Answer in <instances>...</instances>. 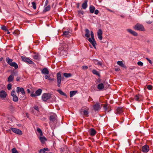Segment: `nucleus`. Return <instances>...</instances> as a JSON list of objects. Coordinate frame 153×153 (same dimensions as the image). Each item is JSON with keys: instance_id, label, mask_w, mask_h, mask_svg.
Returning a JSON list of instances; mask_svg holds the SVG:
<instances>
[{"instance_id": "obj_23", "label": "nucleus", "mask_w": 153, "mask_h": 153, "mask_svg": "<svg viewBox=\"0 0 153 153\" xmlns=\"http://www.w3.org/2000/svg\"><path fill=\"white\" fill-rule=\"evenodd\" d=\"M141 96L140 94H137L135 95L134 97V99L137 101H140L141 100Z\"/></svg>"}, {"instance_id": "obj_9", "label": "nucleus", "mask_w": 153, "mask_h": 153, "mask_svg": "<svg viewBox=\"0 0 153 153\" xmlns=\"http://www.w3.org/2000/svg\"><path fill=\"white\" fill-rule=\"evenodd\" d=\"M102 105L99 103H96L93 106L94 110L95 111L100 110L101 108Z\"/></svg>"}, {"instance_id": "obj_40", "label": "nucleus", "mask_w": 153, "mask_h": 153, "mask_svg": "<svg viewBox=\"0 0 153 153\" xmlns=\"http://www.w3.org/2000/svg\"><path fill=\"white\" fill-rule=\"evenodd\" d=\"M11 95L12 97L16 95V94L15 91L13 90L12 91Z\"/></svg>"}, {"instance_id": "obj_7", "label": "nucleus", "mask_w": 153, "mask_h": 153, "mask_svg": "<svg viewBox=\"0 0 153 153\" xmlns=\"http://www.w3.org/2000/svg\"><path fill=\"white\" fill-rule=\"evenodd\" d=\"M42 92V90L41 89H39L35 92V94L33 93L30 94V96L32 97H36V96H39Z\"/></svg>"}, {"instance_id": "obj_34", "label": "nucleus", "mask_w": 153, "mask_h": 153, "mask_svg": "<svg viewBox=\"0 0 153 153\" xmlns=\"http://www.w3.org/2000/svg\"><path fill=\"white\" fill-rule=\"evenodd\" d=\"M57 91L59 93V94H60L62 95H63V96H64L66 97H67V95L66 94L64 93L61 90H57Z\"/></svg>"}, {"instance_id": "obj_52", "label": "nucleus", "mask_w": 153, "mask_h": 153, "mask_svg": "<svg viewBox=\"0 0 153 153\" xmlns=\"http://www.w3.org/2000/svg\"><path fill=\"white\" fill-rule=\"evenodd\" d=\"M21 77H17L16 78V80L17 81H19L21 79Z\"/></svg>"}, {"instance_id": "obj_27", "label": "nucleus", "mask_w": 153, "mask_h": 153, "mask_svg": "<svg viewBox=\"0 0 153 153\" xmlns=\"http://www.w3.org/2000/svg\"><path fill=\"white\" fill-rule=\"evenodd\" d=\"M87 2L88 1L87 0H85L84 3L82 4V7L83 9H85L87 7Z\"/></svg>"}, {"instance_id": "obj_42", "label": "nucleus", "mask_w": 153, "mask_h": 153, "mask_svg": "<svg viewBox=\"0 0 153 153\" xmlns=\"http://www.w3.org/2000/svg\"><path fill=\"white\" fill-rule=\"evenodd\" d=\"M137 64L139 66H142L143 65V63L141 61L138 62L137 63Z\"/></svg>"}, {"instance_id": "obj_2", "label": "nucleus", "mask_w": 153, "mask_h": 153, "mask_svg": "<svg viewBox=\"0 0 153 153\" xmlns=\"http://www.w3.org/2000/svg\"><path fill=\"white\" fill-rule=\"evenodd\" d=\"M6 61L11 66L14 67L16 69L18 68V65L15 62H12L13 59H10L9 57H7L6 58Z\"/></svg>"}, {"instance_id": "obj_58", "label": "nucleus", "mask_w": 153, "mask_h": 153, "mask_svg": "<svg viewBox=\"0 0 153 153\" xmlns=\"http://www.w3.org/2000/svg\"><path fill=\"white\" fill-rule=\"evenodd\" d=\"M27 92L28 93H30V90L29 89H28L27 90Z\"/></svg>"}, {"instance_id": "obj_5", "label": "nucleus", "mask_w": 153, "mask_h": 153, "mask_svg": "<svg viewBox=\"0 0 153 153\" xmlns=\"http://www.w3.org/2000/svg\"><path fill=\"white\" fill-rule=\"evenodd\" d=\"M57 86L60 87L62 81V76L60 73H58L57 74Z\"/></svg>"}, {"instance_id": "obj_11", "label": "nucleus", "mask_w": 153, "mask_h": 153, "mask_svg": "<svg viewBox=\"0 0 153 153\" xmlns=\"http://www.w3.org/2000/svg\"><path fill=\"white\" fill-rule=\"evenodd\" d=\"M102 30L100 29H99L97 32V35L98 38L100 40H101L102 39Z\"/></svg>"}, {"instance_id": "obj_1", "label": "nucleus", "mask_w": 153, "mask_h": 153, "mask_svg": "<svg viewBox=\"0 0 153 153\" xmlns=\"http://www.w3.org/2000/svg\"><path fill=\"white\" fill-rule=\"evenodd\" d=\"M91 38H89L88 39V40L92 44L94 48L96 49V46L97 44L96 41L94 39V33L92 31H91Z\"/></svg>"}, {"instance_id": "obj_21", "label": "nucleus", "mask_w": 153, "mask_h": 153, "mask_svg": "<svg viewBox=\"0 0 153 153\" xmlns=\"http://www.w3.org/2000/svg\"><path fill=\"white\" fill-rule=\"evenodd\" d=\"M41 142L42 143H44L47 140L46 138L44 136H40L39 137Z\"/></svg>"}, {"instance_id": "obj_39", "label": "nucleus", "mask_w": 153, "mask_h": 153, "mask_svg": "<svg viewBox=\"0 0 153 153\" xmlns=\"http://www.w3.org/2000/svg\"><path fill=\"white\" fill-rule=\"evenodd\" d=\"M32 7L34 9H36V3L34 2H32Z\"/></svg>"}, {"instance_id": "obj_37", "label": "nucleus", "mask_w": 153, "mask_h": 153, "mask_svg": "<svg viewBox=\"0 0 153 153\" xmlns=\"http://www.w3.org/2000/svg\"><path fill=\"white\" fill-rule=\"evenodd\" d=\"M69 32L65 31L63 32V35L66 37H68L69 36Z\"/></svg>"}, {"instance_id": "obj_28", "label": "nucleus", "mask_w": 153, "mask_h": 153, "mask_svg": "<svg viewBox=\"0 0 153 153\" xmlns=\"http://www.w3.org/2000/svg\"><path fill=\"white\" fill-rule=\"evenodd\" d=\"M49 151V150L47 148H45L44 149H41L39 150V153H45L46 151Z\"/></svg>"}, {"instance_id": "obj_20", "label": "nucleus", "mask_w": 153, "mask_h": 153, "mask_svg": "<svg viewBox=\"0 0 153 153\" xmlns=\"http://www.w3.org/2000/svg\"><path fill=\"white\" fill-rule=\"evenodd\" d=\"M33 58L35 60L39 61L40 59V55L38 53H35L33 56Z\"/></svg>"}, {"instance_id": "obj_49", "label": "nucleus", "mask_w": 153, "mask_h": 153, "mask_svg": "<svg viewBox=\"0 0 153 153\" xmlns=\"http://www.w3.org/2000/svg\"><path fill=\"white\" fill-rule=\"evenodd\" d=\"M146 59L147 60V61L149 62L150 64H152V61L150 59H149L148 58H146Z\"/></svg>"}, {"instance_id": "obj_41", "label": "nucleus", "mask_w": 153, "mask_h": 153, "mask_svg": "<svg viewBox=\"0 0 153 153\" xmlns=\"http://www.w3.org/2000/svg\"><path fill=\"white\" fill-rule=\"evenodd\" d=\"M12 153H19L16 149L14 148L12 149Z\"/></svg>"}, {"instance_id": "obj_51", "label": "nucleus", "mask_w": 153, "mask_h": 153, "mask_svg": "<svg viewBox=\"0 0 153 153\" xmlns=\"http://www.w3.org/2000/svg\"><path fill=\"white\" fill-rule=\"evenodd\" d=\"M48 80L51 81H53L54 80V78H51V77H49L48 79Z\"/></svg>"}, {"instance_id": "obj_19", "label": "nucleus", "mask_w": 153, "mask_h": 153, "mask_svg": "<svg viewBox=\"0 0 153 153\" xmlns=\"http://www.w3.org/2000/svg\"><path fill=\"white\" fill-rule=\"evenodd\" d=\"M105 85L102 83H100L98 85L97 88L100 90H102L104 88Z\"/></svg>"}, {"instance_id": "obj_46", "label": "nucleus", "mask_w": 153, "mask_h": 153, "mask_svg": "<svg viewBox=\"0 0 153 153\" xmlns=\"http://www.w3.org/2000/svg\"><path fill=\"white\" fill-rule=\"evenodd\" d=\"M34 108L35 110L37 111V112H39V107L37 106H34L33 107Z\"/></svg>"}, {"instance_id": "obj_24", "label": "nucleus", "mask_w": 153, "mask_h": 153, "mask_svg": "<svg viewBox=\"0 0 153 153\" xmlns=\"http://www.w3.org/2000/svg\"><path fill=\"white\" fill-rule=\"evenodd\" d=\"M14 78V75L13 74H11L8 77L7 79V82H10L13 81Z\"/></svg>"}, {"instance_id": "obj_59", "label": "nucleus", "mask_w": 153, "mask_h": 153, "mask_svg": "<svg viewBox=\"0 0 153 153\" xmlns=\"http://www.w3.org/2000/svg\"><path fill=\"white\" fill-rule=\"evenodd\" d=\"M3 59V58L1 57L0 58V62Z\"/></svg>"}, {"instance_id": "obj_29", "label": "nucleus", "mask_w": 153, "mask_h": 153, "mask_svg": "<svg viewBox=\"0 0 153 153\" xmlns=\"http://www.w3.org/2000/svg\"><path fill=\"white\" fill-rule=\"evenodd\" d=\"M77 92L76 91H70V97H73L74 95H75Z\"/></svg>"}, {"instance_id": "obj_50", "label": "nucleus", "mask_w": 153, "mask_h": 153, "mask_svg": "<svg viewBox=\"0 0 153 153\" xmlns=\"http://www.w3.org/2000/svg\"><path fill=\"white\" fill-rule=\"evenodd\" d=\"M94 12V13L95 14L97 15L98 14V13L99 12V11L98 10H95Z\"/></svg>"}, {"instance_id": "obj_17", "label": "nucleus", "mask_w": 153, "mask_h": 153, "mask_svg": "<svg viewBox=\"0 0 153 153\" xmlns=\"http://www.w3.org/2000/svg\"><path fill=\"white\" fill-rule=\"evenodd\" d=\"M127 31L128 32L130 33L131 34H132L134 36H137L138 35V34H137V33H136V32L132 30L131 29H128L127 30Z\"/></svg>"}, {"instance_id": "obj_44", "label": "nucleus", "mask_w": 153, "mask_h": 153, "mask_svg": "<svg viewBox=\"0 0 153 153\" xmlns=\"http://www.w3.org/2000/svg\"><path fill=\"white\" fill-rule=\"evenodd\" d=\"M107 107H108V104H105V105H104L103 106V108H104V109L105 111H107Z\"/></svg>"}, {"instance_id": "obj_12", "label": "nucleus", "mask_w": 153, "mask_h": 153, "mask_svg": "<svg viewBox=\"0 0 153 153\" xmlns=\"http://www.w3.org/2000/svg\"><path fill=\"white\" fill-rule=\"evenodd\" d=\"M57 116L56 114H53L51 115L50 117V119L51 122H56Z\"/></svg>"}, {"instance_id": "obj_16", "label": "nucleus", "mask_w": 153, "mask_h": 153, "mask_svg": "<svg viewBox=\"0 0 153 153\" xmlns=\"http://www.w3.org/2000/svg\"><path fill=\"white\" fill-rule=\"evenodd\" d=\"M123 111V110L122 108L118 107L117 108L115 113L117 115H119L121 114Z\"/></svg>"}, {"instance_id": "obj_6", "label": "nucleus", "mask_w": 153, "mask_h": 153, "mask_svg": "<svg viewBox=\"0 0 153 153\" xmlns=\"http://www.w3.org/2000/svg\"><path fill=\"white\" fill-rule=\"evenodd\" d=\"M21 58L22 60L26 62L31 64H34V62L29 58L23 56H22Z\"/></svg>"}, {"instance_id": "obj_43", "label": "nucleus", "mask_w": 153, "mask_h": 153, "mask_svg": "<svg viewBox=\"0 0 153 153\" xmlns=\"http://www.w3.org/2000/svg\"><path fill=\"white\" fill-rule=\"evenodd\" d=\"M12 87V85L11 83H9L7 85V88L8 90H10Z\"/></svg>"}, {"instance_id": "obj_56", "label": "nucleus", "mask_w": 153, "mask_h": 153, "mask_svg": "<svg viewBox=\"0 0 153 153\" xmlns=\"http://www.w3.org/2000/svg\"><path fill=\"white\" fill-rule=\"evenodd\" d=\"M120 70V69L118 68H116L115 69V71H118Z\"/></svg>"}, {"instance_id": "obj_8", "label": "nucleus", "mask_w": 153, "mask_h": 153, "mask_svg": "<svg viewBox=\"0 0 153 153\" xmlns=\"http://www.w3.org/2000/svg\"><path fill=\"white\" fill-rule=\"evenodd\" d=\"M10 129L15 133L21 135L22 134V131L20 129L14 128H10Z\"/></svg>"}, {"instance_id": "obj_48", "label": "nucleus", "mask_w": 153, "mask_h": 153, "mask_svg": "<svg viewBox=\"0 0 153 153\" xmlns=\"http://www.w3.org/2000/svg\"><path fill=\"white\" fill-rule=\"evenodd\" d=\"M152 86L151 85H149L147 86V88L149 90H151L152 88Z\"/></svg>"}, {"instance_id": "obj_22", "label": "nucleus", "mask_w": 153, "mask_h": 153, "mask_svg": "<svg viewBox=\"0 0 153 153\" xmlns=\"http://www.w3.org/2000/svg\"><path fill=\"white\" fill-rule=\"evenodd\" d=\"M41 72L42 74H48L49 73V71L48 69L45 68H44L41 71Z\"/></svg>"}, {"instance_id": "obj_54", "label": "nucleus", "mask_w": 153, "mask_h": 153, "mask_svg": "<svg viewBox=\"0 0 153 153\" xmlns=\"http://www.w3.org/2000/svg\"><path fill=\"white\" fill-rule=\"evenodd\" d=\"M50 76L48 75H45V79H48Z\"/></svg>"}, {"instance_id": "obj_33", "label": "nucleus", "mask_w": 153, "mask_h": 153, "mask_svg": "<svg viewBox=\"0 0 153 153\" xmlns=\"http://www.w3.org/2000/svg\"><path fill=\"white\" fill-rule=\"evenodd\" d=\"M64 76L66 78H68L71 77L72 75L70 73H64Z\"/></svg>"}, {"instance_id": "obj_14", "label": "nucleus", "mask_w": 153, "mask_h": 153, "mask_svg": "<svg viewBox=\"0 0 153 153\" xmlns=\"http://www.w3.org/2000/svg\"><path fill=\"white\" fill-rule=\"evenodd\" d=\"M80 113L86 117L88 116V111L86 110H83L82 109L80 111Z\"/></svg>"}, {"instance_id": "obj_26", "label": "nucleus", "mask_w": 153, "mask_h": 153, "mask_svg": "<svg viewBox=\"0 0 153 153\" xmlns=\"http://www.w3.org/2000/svg\"><path fill=\"white\" fill-rule=\"evenodd\" d=\"M95 7L94 6L92 5H91L89 7V11L91 13H93L95 10Z\"/></svg>"}, {"instance_id": "obj_30", "label": "nucleus", "mask_w": 153, "mask_h": 153, "mask_svg": "<svg viewBox=\"0 0 153 153\" xmlns=\"http://www.w3.org/2000/svg\"><path fill=\"white\" fill-rule=\"evenodd\" d=\"M86 33L85 34V36L87 38H88L90 36V31L89 30L87 29L85 30Z\"/></svg>"}, {"instance_id": "obj_4", "label": "nucleus", "mask_w": 153, "mask_h": 153, "mask_svg": "<svg viewBox=\"0 0 153 153\" xmlns=\"http://www.w3.org/2000/svg\"><path fill=\"white\" fill-rule=\"evenodd\" d=\"M51 97V94L48 93L43 94L42 96V99L44 101H47L48 100L50 99Z\"/></svg>"}, {"instance_id": "obj_38", "label": "nucleus", "mask_w": 153, "mask_h": 153, "mask_svg": "<svg viewBox=\"0 0 153 153\" xmlns=\"http://www.w3.org/2000/svg\"><path fill=\"white\" fill-rule=\"evenodd\" d=\"M13 100L14 102H17L18 100V98L17 96L13 97Z\"/></svg>"}, {"instance_id": "obj_25", "label": "nucleus", "mask_w": 153, "mask_h": 153, "mask_svg": "<svg viewBox=\"0 0 153 153\" xmlns=\"http://www.w3.org/2000/svg\"><path fill=\"white\" fill-rule=\"evenodd\" d=\"M94 63L97 65H99L101 66H102V63L101 62L99 61L97 59H94L93 60Z\"/></svg>"}, {"instance_id": "obj_60", "label": "nucleus", "mask_w": 153, "mask_h": 153, "mask_svg": "<svg viewBox=\"0 0 153 153\" xmlns=\"http://www.w3.org/2000/svg\"><path fill=\"white\" fill-rule=\"evenodd\" d=\"M7 31V34H9L10 33V32H9V31H8V30Z\"/></svg>"}, {"instance_id": "obj_15", "label": "nucleus", "mask_w": 153, "mask_h": 153, "mask_svg": "<svg viewBox=\"0 0 153 153\" xmlns=\"http://www.w3.org/2000/svg\"><path fill=\"white\" fill-rule=\"evenodd\" d=\"M149 146L147 145L143 146L142 148V150L143 152L146 153L149 151Z\"/></svg>"}, {"instance_id": "obj_10", "label": "nucleus", "mask_w": 153, "mask_h": 153, "mask_svg": "<svg viewBox=\"0 0 153 153\" xmlns=\"http://www.w3.org/2000/svg\"><path fill=\"white\" fill-rule=\"evenodd\" d=\"M7 96V93L4 90L0 91V98L2 99L6 98Z\"/></svg>"}, {"instance_id": "obj_53", "label": "nucleus", "mask_w": 153, "mask_h": 153, "mask_svg": "<svg viewBox=\"0 0 153 153\" xmlns=\"http://www.w3.org/2000/svg\"><path fill=\"white\" fill-rule=\"evenodd\" d=\"M48 3V0H46L45 2V6H46L47 5Z\"/></svg>"}, {"instance_id": "obj_35", "label": "nucleus", "mask_w": 153, "mask_h": 153, "mask_svg": "<svg viewBox=\"0 0 153 153\" xmlns=\"http://www.w3.org/2000/svg\"><path fill=\"white\" fill-rule=\"evenodd\" d=\"M92 72L94 74L96 75L99 76L100 75L99 72L95 70H93L92 71Z\"/></svg>"}, {"instance_id": "obj_47", "label": "nucleus", "mask_w": 153, "mask_h": 153, "mask_svg": "<svg viewBox=\"0 0 153 153\" xmlns=\"http://www.w3.org/2000/svg\"><path fill=\"white\" fill-rule=\"evenodd\" d=\"M88 67L87 66L84 65V66H82V69L84 70H86L87 69H88Z\"/></svg>"}, {"instance_id": "obj_31", "label": "nucleus", "mask_w": 153, "mask_h": 153, "mask_svg": "<svg viewBox=\"0 0 153 153\" xmlns=\"http://www.w3.org/2000/svg\"><path fill=\"white\" fill-rule=\"evenodd\" d=\"M117 64L120 66L125 67V65L122 61H118L117 62Z\"/></svg>"}, {"instance_id": "obj_55", "label": "nucleus", "mask_w": 153, "mask_h": 153, "mask_svg": "<svg viewBox=\"0 0 153 153\" xmlns=\"http://www.w3.org/2000/svg\"><path fill=\"white\" fill-rule=\"evenodd\" d=\"M146 23L148 24H151V23H152V22L151 21H147L146 22Z\"/></svg>"}, {"instance_id": "obj_36", "label": "nucleus", "mask_w": 153, "mask_h": 153, "mask_svg": "<svg viewBox=\"0 0 153 153\" xmlns=\"http://www.w3.org/2000/svg\"><path fill=\"white\" fill-rule=\"evenodd\" d=\"M37 131L38 133H39L40 136H42L43 135L42 131L40 128H37Z\"/></svg>"}, {"instance_id": "obj_45", "label": "nucleus", "mask_w": 153, "mask_h": 153, "mask_svg": "<svg viewBox=\"0 0 153 153\" xmlns=\"http://www.w3.org/2000/svg\"><path fill=\"white\" fill-rule=\"evenodd\" d=\"M1 29L7 31V29L6 26H3L1 27Z\"/></svg>"}, {"instance_id": "obj_57", "label": "nucleus", "mask_w": 153, "mask_h": 153, "mask_svg": "<svg viewBox=\"0 0 153 153\" xmlns=\"http://www.w3.org/2000/svg\"><path fill=\"white\" fill-rule=\"evenodd\" d=\"M107 10H108V11H109L111 12H113V11H112V10H110V9H107Z\"/></svg>"}, {"instance_id": "obj_18", "label": "nucleus", "mask_w": 153, "mask_h": 153, "mask_svg": "<svg viewBox=\"0 0 153 153\" xmlns=\"http://www.w3.org/2000/svg\"><path fill=\"white\" fill-rule=\"evenodd\" d=\"M89 132L91 136H94L96 133V131L95 130L92 128L90 129Z\"/></svg>"}, {"instance_id": "obj_3", "label": "nucleus", "mask_w": 153, "mask_h": 153, "mask_svg": "<svg viewBox=\"0 0 153 153\" xmlns=\"http://www.w3.org/2000/svg\"><path fill=\"white\" fill-rule=\"evenodd\" d=\"M134 29L136 30L144 31L145 30L144 26L142 25L137 24L134 27Z\"/></svg>"}, {"instance_id": "obj_32", "label": "nucleus", "mask_w": 153, "mask_h": 153, "mask_svg": "<svg viewBox=\"0 0 153 153\" xmlns=\"http://www.w3.org/2000/svg\"><path fill=\"white\" fill-rule=\"evenodd\" d=\"M50 8L51 7L50 5L44 8L43 10V12H46L49 11L50 9Z\"/></svg>"}, {"instance_id": "obj_13", "label": "nucleus", "mask_w": 153, "mask_h": 153, "mask_svg": "<svg viewBox=\"0 0 153 153\" xmlns=\"http://www.w3.org/2000/svg\"><path fill=\"white\" fill-rule=\"evenodd\" d=\"M16 92L17 93L20 92L22 95H25V94L24 89L23 88L17 87L16 88Z\"/></svg>"}]
</instances>
